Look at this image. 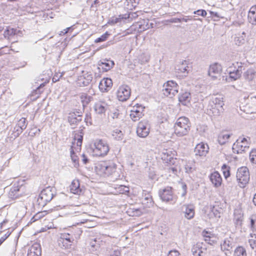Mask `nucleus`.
<instances>
[{"mask_svg":"<svg viewBox=\"0 0 256 256\" xmlns=\"http://www.w3.org/2000/svg\"><path fill=\"white\" fill-rule=\"evenodd\" d=\"M124 15H120L117 18H112L108 22V24H118L122 21V20L124 18Z\"/></svg>","mask_w":256,"mask_h":256,"instance_id":"nucleus-45","label":"nucleus"},{"mask_svg":"<svg viewBox=\"0 0 256 256\" xmlns=\"http://www.w3.org/2000/svg\"><path fill=\"white\" fill-rule=\"evenodd\" d=\"M60 238H63L64 240H66L68 242L71 243V244L74 240L73 236L68 233H64L62 234Z\"/></svg>","mask_w":256,"mask_h":256,"instance_id":"nucleus-50","label":"nucleus"},{"mask_svg":"<svg viewBox=\"0 0 256 256\" xmlns=\"http://www.w3.org/2000/svg\"><path fill=\"white\" fill-rule=\"evenodd\" d=\"M208 144L201 142L196 146L194 148V152L196 156H205L208 152Z\"/></svg>","mask_w":256,"mask_h":256,"instance_id":"nucleus-17","label":"nucleus"},{"mask_svg":"<svg viewBox=\"0 0 256 256\" xmlns=\"http://www.w3.org/2000/svg\"><path fill=\"white\" fill-rule=\"evenodd\" d=\"M110 116L114 120L120 119L122 116V114L120 113L118 110L114 109L111 112Z\"/></svg>","mask_w":256,"mask_h":256,"instance_id":"nucleus-51","label":"nucleus"},{"mask_svg":"<svg viewBox=\"0 0 256 256\" xmlns=\"http://www.w3.org/2000/svg\"><path fill=\"white\" fill-rule=\"evenodd\" d=\"M94 152L96 156H104L108 154L110 150L107 142L102 140H96L94 144Z\"/></svg>","mask_w":256,"mask_h":256,"instance_id":"nucleus-5","label":"nucleus"},{"mask_svg":"<svg viewBox=\"0 0 256 256\" xmlns=\"http://www.w3.org/2000/svg\"><path fill=\"white\" fill-rule=\"evenodd\" d=\"M96 172L104 176H109L116 172V164L112 161H104L96 166Z\"/></svg>","mask_w":256,"mask_h":256,"instance_id":"nucleus-2","label":"nucleus"},{"mask_svg":"<svg viewBox=\"0 0 256 256\" xmlns=\"http://www.w3.org/2000/svg\"><path fill=\"white\" fill-rule=\"evenodd\" d=\"M188 62L186 60H183L182 63L178 64L176 68V72H177L180 76H186L189 71L190 70V68L188 66Z\"/></svg>","mask_w":256,"mask_h":256,"instance_id":"nucleus-13","label":"nucleus"},{"mask_svg":"<svg viewBox=\"0 0 256 256\" xmlns=\"http://www.w3.org/2000/svg\"><path fill=\"white\" fill-rule=\"evenodd\" d=\"M107 107L108 105L105 102L100 101L94 104V110L96 114H105Z\"/></svg>","mask_w":256,"mask_h":256,"instance_id":"nucleus-24","label":"nucleus"},{"mask_svg":"<svg viewBox=\"0 0 256 256\" xmlns=\"http://www.w3.org/2000/svg\"><path fill=\"white\" fill-rule=\"evenodd\" d=\"M136 6H134V4L132 3L128 2V0H126L125 4V8L128 10H132L135 8Z\"/></svg>","mask_w":256,"mask_h":256,"instance_id":"nucleus-62","label":"nucleus"},{"mask_svg":"<svg viewBox=\"0 0 256 256\" xmlns=\"http://www.w3.org/2000/svg\"><path fill=\"white\" fill-rule=\"evenodd\" d=\"M250 162L256 164V148L253 149L250 154Z\"/></svg>","mask_w":256,"mask_h":256,"instance_id":"nucleus-53","label":"nucleus"},{"mask_svg":"<svg viewBox=\"0 0 256 256\" xmlns=\"http://www.w3.org/2000/svg\"><path fill=\"white\" fill-rule=\"evenodd\" d=\"M242 220V216L240 214L234 213V221L236 226L240 225Z\"/></svg>","mask_w":256,"mask_h":256,"instance_id":"nucleus-48","label":"nucleus"},{"mask_svg":"<svg viewBox=\"0 0 256 256\" xmlns=\"http://www.w3.org/2000/svg\"><path fill=\"white\" fill-rule=\"evenodd\" d=\"M20 30H18L16 28H8L4 32V35L5 36H11L15 34H18Z\"/></svg>","mask_w":256,"mask_h":256,"instance_id":"nucleus-42","label":"nucleus"},{"mask_svg":"<svg viewBox=\"0 0 256 256\" xmlns=\"http://www.w3.org/2000/svg\"><path fill=\"white\" fill-rule=\"evenodd\" d=\"M222 72V67L221 65L218 63H214L210 66L208 74L214 80L220 76Z\"/></svg>","mask_w":256,"mask_h":256,"instance_id":"nucleus-14","label":"nucleus"},{"mask_svg":"<svg viewBox=\"0 0 256 256\" xmlns=\"http://www.w3.org/2000/svg\"><path fill=\"white\" fill-rule=\"evenodd\" d=\"M70 192L76 194L80 195L82 192V190L80 188V184L78 180H74L72 182L70 186Z\"/></svg>","mask_w":256,"mask_h":256,"instance_id":"nucleus-25","label":"nucleus"},{"mask_svg":"<svg viewBox=\"0 0 256 256\" xmlns=\"http://www.w3.org/2000/svg\"><path fill=\"white\" fill-rule=\"evenodd\" d=\"M202 234L204 238L205 241L210 243L211 234L206 230H204L202 232Z\"/></svg>","mask_w":256,"mask_h":256,"instance_id":"nucleus-58","label":"nucleus"},{"mask_svg":"<svg viewBox=\"0 0 256 256\" xmlns=\"http://www.w3.org/2000/svg\"><path fill=\"white\" fill-rule=\"evenodd\" d=\"M90 245L91 246V248L90 249L91 252H94L96 250L97 248L98 247V245H96V238H94V240H92L90 242Z\"/></svg>","mask_w":256,"mask_h":256,"instance_id":"nucleus-59","label":"nucleus"},{"mask_svg":"<svg viewBox=\"0 0 256 256\" xmlns=\"http://www.w3.org/2000/svg\"><path fill=\"white\" fill-rule=\"evenodd\" d=\"M56 194V188L54 187L48 186L43 189L38 198V204L44 206L50 202Z\"/></svg>","mask_w":256,"mask_h":256,"instance_id":"nucleus-3","label":"nucleus"},{"mask_svg":"<svg viewBox=\"0 0 256 256\" xmlns=\"http://www.w3.org/2000/svg\"><path fill=\"white\" fill-rule=\"evenodd\" d=\"M130 94V88L127 85H122L117 91V97L120 101L124 102L129 98Z\"/></svg>","mask_w":256,"mask_h":256,"instance_id":"nucleus-10","label":"nucleus"},{"mask_svg":"<svg viewBox=\"0 0 256 256\" xmlns=\"http://www.w3.org/2000/svg\"><path fill=\"white\" fill-rule=\"evenodd\" d=\"M232 244V238L230 237L224 238L220 244L222 250L223 251L230 250L233 246Z\"/></svg>","mask_w":256,"mask_h":256,"instance_id":"nucleus-27","label":"nucleus"},{"mask_svg":"<svg viewBox=\"0 0 256 256\" xmlns=\"http://www.w3.org/2000/svg\"><path fill=\"white\" fill-rule=\"evenodd\" d=\"M190 126V122L188 118L180 117L176 120L174 124V134L180 137L186 136L188 134Z\"/></svg>","mask_w":256,"mask_h":256,"instance_id":"nucleus-1","label":"nucleus"},{"mask_svg":"<svg viewBox=\"0 0 256 256\" xmlns=\"http://www.w3.org/2000/svg\"><path fill=\"white\" fill-rule=\"evenodd\" d=\"M27 122H26V119L22 118H20L17 124L18 128L16 129V136H18L22 131L25 130L27 126Z\"/></svg>","mask_w":256,"mask_h":256,"instance_id":"nucleus-33","label":"nucleus"},{"mask_svg":"<svg viewBox=\"0 0 256 256\" xmlns=\"http://www.w3.org/2000/svg\"><path fill=\"white\" fill-rule=\"evenodd\" d=\"M162 159L169 165H174L177 162V160L174 158V154L172 151L168 150H164L162 152Z\"/></svg>","mask_w":256,"mask_h":256,"instance_id":"nucleus-12","label":"nucleus"},{"mask_svg":"<svg viewBox=\"0 0 256 256\" xmlns=\"http://www.w3.org/2000/svg\"><path fill=\"white\" fill-rule=\"evenodd\" d=\"M92 80V74L90 72H87L80 77L79 81L82 83L83 86H86L90 83Z\"/></svg>","mask_w":256,"mask_h":256,"instance_id":"nucleus-29","label":"nucleus"},{"mask_svg":"<svg viewBox=\"0 0 256 256\" xmlns=\"http://www.w3.org/2000/svg\"><path fill=\"white\" fill-rule=\"evenodd\" d=\"M242 66H238L236 70L230 72H229L230 78L234 80L238 79L240 77L242 73Z\"/></svg>","mask_w":256,"mask_h":256,"instance_id":"nucleus-35","label":"nucleus"},{"mask_svg":"<svg viewBox=\"0 0 256 256\" xmlns=\"http://www.w3.org/2000/svg\"><path fill=\"white\" fill-rule=\"evenodd\" d=\"M248 19L250 24L256 25V4L250 8L248 12Z\"/></svg>","mask_w":256,"mask_h":256,"instance_id":"nucleus-26","label":"nucleus"},{"mask_svg":"<svg viewBox=\"0 0 256 256\" xmlns=\"http://www.w3.org/2000/svg\"><path fill=\"white\" fill-rule=\"evenodd\" d=\"M182 212L184 214V216L188 220L192 218L194 216V210L192 205H184L182 206Z\"/></svg>","mask_w":256,"mask_h":256,"instance_id":"nucleus-20","label":"nucleus"},{"mask_svg":"<svg viewBox=\"0 0 256 256\" xmlns=\"http://www.w3.org/2000/svg\"><path fill=\"white\" fill-rule=\"evenodd\" d=\"M208 104L212 106H217L218 108H223L224 102L222 96L218 95L212 96L210 99Z\"/></svg>","mask_w":256,"mask_h":256,"instance_id":"nucleus-23","label":"nucleus"},{"mask_svg":"<svg viewBox=\"0 0 256 256\" xmlns=\"http://www.w3.org/2000/svg\"><path fill=\"white\" fill-rule=\"evenodd\" d=\"M178 87L175 82L168 80L163 85V94L166 96L172 98L178 92Z\"/></svg>","mask_w":256,"mask_h":256,"instance_id":"nucleus-7","label":"nucleus"},{"mask_svg":"<svg viewBox=\"0 0 256 256\" xmlns=\"http://www.w3.org/2000/svg\"><path fill=\"white\" fill-rule=\"evenodd\" d=\"M68 121L72 128H74L82 121V116L79 112L70 113L68 116Z\"/></svg>","mask_w":256,"mask_h":256,"instance_id":"nucleus-15","label":"nucleus"},{"mask_svg":"<svg viewBox=\"0 0 256 256\" xmlns=\"http://www.w3.org/2000/svg\"><path fill=\"white\" fill-rule=\"evenodd\" d=\"M138 12H130L128 14H124V20L128 19V21L132 20L138 17Z\"/></svg>","mask_w":256,"mask_h":256,"instance_id":"nucleus-43","label":"nucleus"},{"mask_svg":"<svg viewBox=\"0 0 256 256\" xmlns=\"http://www.w3.org/2000/svg\"><path fill=\"white\" fill-rule=\"evenodd\" d=\"M110 35V34L108 32H106L104 34L102 35L100 37L96 38L94 40V42L96 43H98V42H104L107 40V38H108V37Z\"/></svg>","mask_w":256,"mask_h":256,"instance_id":"nucleus-52","label":"nucleus"},{"mask_svg":"<svg viewBox=\"0 0 256 256\" xmlns=\"http://www.w3.org/2000/svg\"><path fill=\"white\" fill-rule=\"evenodd\" d=\"M194 14L204 17L206 16L207 14L206 12L204 10H198L194 11Z\"/></svg>","mask_w":256,"mask_h":256,"instance_id":"nucleus-61","label":"nucleus"},{"mask_svg":"<svg viewBox=\"0 0 256 256\" xmlns=\"http://www.w3.org/2000/svg\"><path fill=\"white\" fill-rule=\"evenodd\" d=\"M244 78L248 81L252 80L256 76V71L252 68H248L244 74Z\"/></svg>","mask_w":256,"mask_h":256,"instance_id":"nucleus-34","label":"nucleus"},{"mask_svg":"<svg viewBox=\"0 0 256 256\" xmlns=\"http://www.w3.org/2000/svg\"><path fill=\"white\" fill-rule=\"evenodd\" d=\"M234 256H247L246 252L242 246H238L234 252Z\"/></svg>","mask_w":256,"mask_h":256,"instance_id":"nucleus-41","label":"nucleus"},{"mask_svg":"<svg viewBox=\"0 0 256 256\" xmlns=\"http://www.w3.org/2000/svg\"><path fill=\"white\" fill-rule=\"evenodd\" d=\"M22 188V186H20L18 183H14L9 191L8 194L9 198L15 200L19 198L21 195L20 190Z\"/></svg>","mask_w":256,"mask_h":256,"instance_id":"nucleus-16","label":"nucleus"},{"mask_svg":"<svg viewBox=\"0 0 256 256\" xmlns=\"http://www.w3.org/2000/svg\"><path fill=\"white\" fill-rule=\"evenodd\" d=\"M127 213L132 216H138L142 214V210L139 208H136L134 206H132L127 210Z\"/></svg>","mask_w":256,"mask_h":256,"instance_id":"nucleus-37","label":"nucleus"},{"mask_svg":"<svg viewBox=\"0 0 256 256\" xmlns=\"http://www.w3.org/2000/svg\"><path fill=\"white\" fill-rule=\"evenodd\" d=\"M150 60V56L148 54H142L139 57V60L142 63H146L148 62Z\"/></svg>","mask_w":256,"mask_h":256,"instance_id":"nucleus-56","label":"nucleus"},{"mask_svg":"<svg viewBox=\"0 0 256 256\" xmlns=\"http://www.w3.org/2000/svg\"><path fill=\"white\" fill-rule=\"evenodd\" d=\"M190 99V94L188 92L181 93L178 96L179 101L184 105H186L189 103Z\"/></svg>","mask_w":256,"mask_h":256,"instance_id":"nucleus-32","label":"nucleus"},{"mask_svg":"<svg viewBox=\"0 0 256 256\" xmlns=\"http://www.w3.org/2000/svg\"><path fill=\"white\" fill-rule=\"evenodd\" d=\"M112 80L110 78H104L99 84V88L102 92H108L112 86Z\"/></svg>","mask_w":256,"mask_h":256,"instance_id":"nucleus-19","label":"nucleus"},{"mask_svg":"<svg viewBox=\"0 0 256 256\" xmlns=\"http://www.w3.org/2000/svg\"><path fill=\"white\" fill-rule=\"evenodd\" d=\"M251 239L248 240V243L250 248L252 249H256V234H250Z\"/></svg>","mask_w":256,"mask_h":256,"instance_id":"nucleus-47","label":"nucleus"},{"mask_svg":"<svg viewBox=\"0 0 256 256\" xmlns=\"http://www.w3.org/2000/svg\"><path fill=\"white\" fill-rule=\"evenodd\" d=\"M144 107L139 104H136L130 110V117L134 122L138 120L144 116Z\"/></svg>","mask_w":256,"mask_h":256,"instance_id":"nucleus-11","label":"nucleus"},{"mask_svg":"<svg viewBox=\"0 0 256 256\" xmlns=\"http://www.w3.org/2000/svg\"><path fill=\"white\" fill-rule=\"evenodd\" d=\"M114 64L112 60H104V61H100L98 64L99 66L105 72L110 70L114 66Z\"/></svg>","mask_w":256,"mask_h":256,"instance_id":"nucleus-30","label":"nucleus"},{"mask_svg":"<svg viewBox=\"0 0 256 256\" xmlns=\"http://www.w3.org/2000/svg\"><path fill=\"white\" fill-rule=\"evenodd\" d=\"M138 30L141 32L144 31L150 28V26L148 24V20H142L138 23Z\"/></svg>","mask_w":256,"mask_h":256,"instance_id":"nucleus-39","label":"nucleus"},{"mask_svg":"<svg viewBox=\"0 0 256 256\" xmlns=\"http://www.w3.org/2000/svg\"><path fill=\"white\" fill-rule=\"evenodd\" d=\"M58 244L59 246L64 248H68L72 245L71 243L68 242L66 240H64L60 237L58 240Z\"/></svg>","mask_w":256,"mask_h":256,"instance_id":"nucleus-44","label":"nucleus"},{"mask_svg":"<svg viewBox=\"0 0 256 256\" xmlns=\"http://www.w3.org/2000/svg\"><path fill=\"white\" fill-rule=\"evenodd\" d=\"M236 180L240 188H244L250 180L248 169L246 166H242L238 169Z\"/></svg>","mask_w":256,"mask_h":256,"instance_id":"nucleus-4","label":"nucleus"},{"mask_svg":"<svg viewBox=\"0 0 256 256\" xmlns=\"http://www.w3.org/2000/svg\"><path fill=\"white\" fill-rule=\"evenodd\" d=\"M81 98L83 103H86V104H88L93 99L92 96L86 94H82L81 96Z\"/></svg>","mask_w":256,"mask_h":256,"instance_id":"nucleus-54","label":"nucleus"},{"mask_svg":"<svg viewBox=\"0 0 256 256\" xmlns=\"http://www.w3.org/2000/svg\"><path fill=\"white\" fill-rule=\"evenodd\" d=\"M224 110V108H218L217 107V106H212L211 104H208L206 112L209 116H220L223 112Z\"/></svg>","mask_w":256,"mask_h":256,"instance_id":"nucleus-18","label":"nucleus"},{"mask_svg":"<svg viewBox=\"0 0 256 256\" xmlns=\"http://www.w3.org/2000/svg\"><path fill=\"white\" fill-rule=\"evenodd\" d=\"M70 153L71 159H72L73 163L74 164V166L75 167H78L79 166L78 158V156L74 153V146H72L70 148Z\"/></svg>","mask_w":256,"mask_h":256,"instance_id":"nucleus-40","label":"nucleus"},{"mask_svg":"<svg viewBox=\"0 0 256 256\" xmlns=\"http://www.w3.org/2000/svg\"><path fill=\"white\" fill-rule=\"evenodd\" d=\"M250 144V138L239 137L234 144L232 149L236 150L238 154L242 153L249 148Z\"/></svg>","mask_w":256,"mask_h":256,"instance_id":"nucleus-6","label":"nucleus"},{"mask_svg":"<svg viewBox=\"0 0 256 256\" xmlns=\"http://www.w3.org/2000/svg\"><path fill=\"white\" fill-rule=\"evenodd\" d=\"M120 252L118 250H114L110 254V256H120Z\"/></svg>","mask_w":256,"mask_h":256,"instance_id":"nucleus-64","label":"nucleus"},{"mask_svg":"<svg viewBox=\"0 0 256 256\" xmlns=\"http://www.w3.org/2000/svg\"><path fill=\"white\" fill-rule=\"evenodd\" d=\"M222 170L224 178H228L230 176V167L224 164L222 167Z\"/></svg>","mask_w":256,"mask_h":256,"instance_id":"nucleus-49","label":"nucleus"},{"mask_svg":"<svg viewBox=\"0 0 256 256\" xmlns=\"http://www.w3.org/2000/svg\"><path fill=\"white\" fill-rule=\"evenodd\" d=\"M172 190V187L167 186L162 190H160L159 195L162 201L166 202H173V204L175 203L176 200L174 196Z\"/></svg>","mask_w":256,"mask_h":256,"instance_id":"nucleus-9","label":"nucleus"},{"mask_svg":"<svg viewBox=\"0 0 256 256\" xmlns=\"http://www.w3.org/2000/svg\"><path fill=\"white\" fill-rule=\"evenodd\" d=\"M150 125L147 120H142L138 122L137 128V135L140 138H146L150 133Z\"/></svg>","mask_w":256,"mask_h":256,"instance_id":"nucleus-8","label":"nucleus"},{"mask_svg":"<svg viewBox=\"0 0 256 256\" xmlns=\"http://www.w3.org/2000/svg\"><path fill=\"white\" fill-rule=\"evenodd\" d=\"M42 250L39 244L34 243L29 248L27 256H41Z\"/></svg>","mask_w":256,"mask_h":256,"instance_id":"nucleus-22","label":"nucleus"},{"mask_svg":"<svg viewBox=\"0 0 256 256\" xmlns=\"http://www.w3.org/2000/svg\"><path fill=\"white\" fill-rule=\"evenodd\" d=\"M8 220H4L1 223H0V232H2L4 230H7L8 226H6Z\"/></svg>","mask_w":256,"mask_h":256,"instance_id":"nucleus-60","label":"nucleus"},{"mask_svg":"<svg viewBox=\"0 0 256 256\" xmlns=\"http://www.w3.org/2000/svg\"><path fill=\"white\" fill-rule=\"evenodd\" d=\"M246 37V33L243 32L242 34H237L234 40V42L236 45L238 46H242L245 43L246 40L245 38Z\"/></svg>","mask_w":256,"mask_h":256,"instance_id":"nucleus-36","label":"nucleus"},{"mask_svg":"<svg viewBox=\"0 0 256 256\" xmlns=\"http://www.w3.org/2000/svg\"><path fill=\"white\" fill-rule=\"evenodd\" d=\"M180 254L177 250H171L169 252L168 256H179Z\"/></svg>","mask_w":256,"mask_h":256,"instance_id":"nucleus-63","label":"nucleus"},{"mask_svg":"<svg viewBox=\"0 0 256 256\" xmlns=\"http://www.w3.org/2000/svg\"><path fill=\"white\" fill-rule=\"evenodd\" d=\"M192 252L194 256H201V254L202 252L201 250L197 246L193 247Z\"/></svg>","mask_w":256,"mask_h":256,"instance_id":"nucleus-57","label":"nucleus"},{"mask_svg":"<svg viewBox=\"0 0 256 256\" xmlns=\"http://www.w3.org/2000/svg\"><path fill=\"white\" fill-rule=\"evenodd\" d=\"M92 0H88V2ZM100 4V2L98 0H94L90 6V8L93 11H96L98 7Z\"/></svg>","mask_w":256,"mask_h":256,"instance_id":"nucleus-55","label":"nucleus"},{"mask_svg":"<svg viewBox=\"0 0 256 256\" xmlns=\"http://www.w3.org/2000/svg\"><path fill=\"white\" fill-rule=\"evenodd\" d=\"M142 196L144 197V200H142L143 204L148 208L152 206L154 202L152 200V195L148 193L146 191H144Z\"/></svg>","mask_w":256,"mask_h":256,"instance_id":"nucleus-28","label":"nucleus"},{"mask_svg":"<svg viewBox=\"0 0 256 256\" xmlns=\"http://www.w3.org/2000/svg\"><path fill=\"white\" fill-rule=\"evenodd\" d=\"M178 168V166L176 164V163H175L174 165H170V166L166 168V170L170 174H172L174 175H176Z\"/></svg>","mask_w":256,"mask_h":256,"instance_id":"nucleus-46","label":"nucleus"},{"mask_svg":"<svg viewBox=\"0 0 256 256\" xmlns=\"http://www.w3.org/2000/svg\"><path fill=\"white\" fill-rule=\"evenodd\" d=\"M232 134L228 132H222L218 136V142L221 145L225 144L228 142V139L230 137Z\"/></svg>","mask_w":256,"mask_h":256,"instance_id":"nucleus-31","label":"nucleus"},{"mask_svg":"<svg viewBox=\"0 0 256 256\" xmlns=\"http://www.w3.org/2000/svg\"><path fill=\"white\" fill-rule=\"evenodd\" d=\"M210 182L216 188L220 186L222 182V178L218 172L212 173L210 176Z\"/></svg>","mask_w":256,"mask_h":256,"instance_id":"nucleus-21","label":"nucleus"},{"mask_svg":"<svg viewBox=\"0 0 256 256\" xmlns=\"http://www.w3.org/2000/svg\"><path fill=\"white\" fill-rule=\"evenodd\" d=\"M112 136L114 140L120 141L124 138V134L120 130L116 129L112 132Z\"/></svg>","mask_w":256,"mask_h":256,"instance_id":"nucleus-38","label":"nucleus"}]
</instances>
